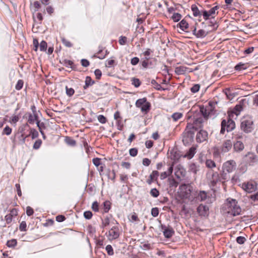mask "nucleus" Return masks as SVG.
Segmentation results:
<instances>
[{
  "label": "nucleus",
  "mask_w": 258,
  "mask_h": 258,
  "mask_svg": "<svg viewBox=\"0 0 258 258\" xmlns=\"http://www.w3.org/2000/svg\"><path fill=\"white\" fill-rule=\"evenodd\" d=\"M217 102L210 101L208 105L200 107V111L202 113L204 118L200 117L195 118L193 123H188L185 129V131L188 134V136L192 138L195 131L201 129L203 127L204 120H208V118L216 114L215 106L217 105Z\"/></svg>",
  "instance_id": "obj_1"
},
{
  "label": "nucleus",
  "mask_w": 258,
  "mask_h": 258,
  "mask_svg": "<svg viewBox=\"0 0 258 258\" xmlns=\"http://www.w3.org/2000/svg\"><path fill=\"white\" fill-rule=\"evenodd\" d=\"M225 212L231 216H236L240 214L241 209L240 206L237 204L235 200H227L226 203L224 207Z\"/></svg>",
  "instance_id": "obj_2"
},
{
  "label": "nucleus",
  "mask_w": 258,
  "mask_h": 258,
  "mask_svg": "<svg viewBox=\"0 0 258 258\" xmlns=\"http://www.w3.org/2000/svg\"><path fill=\"white\" fill-rule=\"evenodd\" d=\"M235 127V122L229 117L227 120L225 119L222 120L220 133L222 134H224L226 130L227 132H229L232 131Z\"/></svg>",
  "instance_id": "obj_3"
},
{
  "label": "nucleus",
  "mask_w": 258,
  "mask_h": 258,
  "mask_svg": "<svg viewBox=\"0 0 258 258\" xmlns=\"http://www.w3.org/2000/svg\"><path fill=\"white\" fill-rule=\"evenodd\" d=\"M253 121L250 117H244L242 119L240 127L245 133H248L253 130Z\"/></svg>",
  "instance_id": "obj_4"
},
{
  "label": "nucleus",
  "mask_w": 258,
  "mask_h": 258,
  "mask_svg": "<svg viewBox=\"0 0 258 258\" xmlns=\"http://www.w3.org/2000/svg\"><path fill=\"white\" fill-rule=\"evenodd\" d=\"M136 104L137 107L140 108L141 111L145 114L147 113L150 109V103L147 101L146 98L138 99Z\"/></svg>",
  "instance_id": "obj_5"
},
{
  "label": "nucleus",
  "mask_w": 258,
  "mask_h": 258,
  "mask_svg": "<svg viewBox=\"0 0 258 258\" xmlns=\"http://www.w3.org/2000/svg\"><path fill=\"white\" fill-rule=\"evenodd\" d=\"M257 183L252 180L244 182L242 184V189L248 193H252L257 189Z\"/></svg>",
  "instance_id": "obj_6"
},
{
  "label": "nucleus",
  "mask_w": 258,
  "mask_h": 258,
  "mask_svg": "<svg viewBox=\"0 0 258 258\" xmlns=\"http://www.w3.org/2000/svg\"><path fill=\"white\" fill-rule=\"evenodd\" d=\"M207 177L213 186H215L220 180L219 173L218 172H214L213 170H210L208 172Z\"/></svg>",
  "instance_id": "obj_7"
},
{
  "label": "nucleus",
  "mask_w": 258,
  "mask_h": 258,
  "mask_svg": "<svg viewBox=\"0 0 258 258\" xmlns=\"http://www.w3.org/2000/svg\"><path fill=\"white\" fill-rule=\"evenodd\" d=\"M236 166V162L234 160L227 161L223 165V172L226 171L228 173L232 172L235 169Z\"/></svg>",
  "instance_id": "obj_8"
},
{
  "label": "nucleus",
  "mask_w": 258,
  "mask_h": 258,
  "mask_svg": "<svg viewBox=\"0 0 258 258\" xmlns=\"http://www.w3.org/2000/svg\"><path fill=\"white\" fill-rule=\"evenodd\" d=\"M245 160L250 166H253L258 161L257 156L253 153L248 152L245 155Z\"/></svg>",
  "instance_id": "obj_9"
},
{
  "label": "nucleus",
  "mask_w": 258,
  "mask_h": 258,
  "mask_svg": "<svg viewBox=\"0 0 258 258\" xmlns=\"http://www.w3.org/2000/svg\"><path fill=\"white\" fill-rule=\"evenodd\" d=\"M119 236L118 228L115 226L113 227L108 231L107 237L109 240L112 241L117 239Z\"/></svg>",
  "instance_id": "obj_10"
},
{
  "label": "nucleus",
  "mask_w": 258,
  "mask_h": 258,
  "mask_svg": "<svg viewBox=\"0 0 258 258\" xmlns=\"http://www.w3.org/2000/svg\"><path fill=\"white\" fill-rule=\"evenodd\" d=\"M197 212L201 217H207L209 215V207L203 204L200 205L197 208Z\"/></svg>",
  "instance_id": "obj_11"
},
{
  "label": "nucleus",
  "mask_w": 258,
  "mask_h": 258,
  "mask_svg": "<svg viewBox=\"0 0 258 258\" xmlns=\"http://www.w3.org/2000/svg\"><path fill=\"white\" fill-rule=\"evenodd\" d=\"M208 134L207 131L201 130L197 134L196 140L198 142L202 143L207 140Z\"/></svg>",
  "instance_id": "obj_12"
},
{
  "label": "nucleus",
  "mask_w": 258,
  "mask_h": 258,
  "mask_svg": "<svg viewBox=\"0 0 258 258\" xmlns=\"http://www.w3.org/2000/svg\"><path fill=\"white\" fill-rule=\"evenodd\" d=\"M232 143L230 140L225 141L220 148L221 152L226 153L232 148Z\"/></svg>",
  "instance_id": "obj_13"
},
{
  "label": "nucleus",
  "mask_w": 258,
  "mask_h": 258,
  "mask_svg": "<svg viewBox=\"0 0 258 258\" xmlns=\"http://www.w3.org/2000/svg\"><path fill=\"white\" fill-rule=\"evenodd\" d=\"M161 229L163 230L164 236L167 238L171 237L174 233V230L171 227H167L166 226L162 225Z\"/></svg>",
  "instance_id": "obj_14"
},
{
  "label": "nucleus",
  "mask_w": 258,
  "mask_h": 258,
  "mask_svg": "<svg viewBox=\"0 0 258 258\" xmlns=\"http://www.w3.org/2000/svg\"><path fill=\"white\" fill-rule=\"evenodd\" d=\"M180 189L183 196L185 198H188L190 195L191 190L189 185L182 184L180 186Z\"/></svg>",
  "instance_id": "obj_15"
},
{
  "label": "nucleus",
  "mask_w": 258,
  "mask_h": 258,
  "mask_svg": "<svg viewBox=\"0 0 258 258\" xmlns=\"http://www.w3.org/2000/svg\"><path fill=\"white\" fill-rule=\"evenodd\" d=\"M225 95L226 97L229 96H235L238 95H242L241 92H243V90L241 89H237V91L235 92L233 91H231L229 88H226L223 90Z\"/></svg>",
  "instance_id": "obj_16"
},
{
  "label": "nucleus",
  "mask_w": 258,
  "mask_h": 258,
  "mask_svg": "<svg viewBox=\"0 0 258 258\" xmlns=\"http://www.w3.org/2000/svg\"><path fill=\"white\" fill-rule=\"evenodd\" d=\"M242 107L241 104L236 105L233 110L231 112V113L229 114V116L230 117H233V114H235L236 116H237L239 113L242 110Z\"/></svg>",
  "instance_id": "obj_17"
},
{
  "label": "nucleus",
  "mask_w": 258,
  "mask_h": 258,
  "mask_svg": "<svg viewBox=\"0 0 258 258\" xmlns=\"http://www.w3.org/2000/svg\"><path fill=\"white\" fill-rule=\"evenodd\" d=\"M193 34L196 36L198 38H202L205 37L207 34L208 32H207L206 31H205L203 29H200L199 31L197 32L196 28H195L192 31Z\"/></svg>",
  "instance_id": "obj_18"
},
{
  "label": "nucleus",
  "mask_w": 258,
  "mask_h": 258,
  "mask_svg": "<svg viewBox=\"0 0 258 258\" xmlns=\"http://www.w3.org/2000/svg\"><path fill=\"white\" fill-rule=\"evenodd\" d=\"M234 149L237 152L241 151L244 148V144L241 141H237L234 144Z\"/></svg>",
  "instance_id": "obj_19"
},
{
  "label": "nucleus",
  "mask_w": 258,
  "mask_h": 258,
  "mask_svg": "<svg viewBox=\"0 0 258 258\" xmlns=\"http://www.w3.org/2000/svg\"><path fill=\"white\" fill-rule=\"evenodd\" d=\"M38 121V116L37 114H29L28 118V122L30 124H34L35 121L36 122Z\"/></svg>",
  "instance_id": "obj_20"
},
{
  "label": "nucleus",
  "mask_w": 258,
  "mask_h": 258,
  "mask_svg": "<svg viewBox=\"0 0 258 258\" xmlns=\"http://www.w3.org/2000/svg\"><path fill=\"white\" fill-rule=\"evenodd\" d=\"M173 172V166H171L168 169V171L162 172L160 174V178L163 180L165 179L168 176L172 174Z\"/></svg>",
  "instance_id": "obj_21"
},
{
  "label": "nucleus",
  "mask_w": 258,
  "mask_h": 258,
  "mask_svg": "<svg viewBox=\"0 0 258 258\" xmlns=\"http://www.w3.org/2000/svg\"><path fill=\"white\" fill-rule=\"evenodd\" d=\"M187 69V68L184 66H179L175 68V72L178 75H183L186 72Z\"/></svg>",
  "instance_id": "obj_22"
},
{
  "label": "nucleus",
  "mask_w": 258,
  "mask_h": 258,
  "mask_svg": "<svg viewBox=\"0 0 258 258\" xmlns=\"http://www.w3.org/2000/svg\"><path fill=\"white\" fill-rule=\"evenodd\" d=\"M29 136H31L32 139H34L38 137V132L34 128H31L30 134L28 136H26L24 139H23V142H25V139L28 137Z\"/></svg>",
  "instance_id": "obj_23"
},
{
  "label": "nucleus",
  "mask_w": 258,
  "mask_h": 258,
  "mask_svg": "<svg viewBox=\"0 0 258 258\" xmlns=\"http://www.w3.org/2000/svg\"><path fill=\"white\" fill-rule=\"evenodd\" d=\"M205 164L206 167L210 169H212L213 168L216 167L215 162L211 159L206 160Z\"/></svg>",
  "instance_id": "obj_24"
},
{
  "label": "nucleus",
  "mask_w": 258,
  "mask_h": 258,
  "mask_svg": "<svg viewBox=\"0 0 258 258\" xmlns=\"http://www.w3.org/2000/svg\"><path fill=\"white\" fill-rule=\"evenodd\" d=\"M196 149L195 147L190 148L185 156L188 158H191L196 153Z\"/></svg>",
  "instance_id": "obj_25"
},
{
  "label": "nucleus",
  "mask_w": 258,
  "mask_h": 258,
  "mask_svg": "<svg viewBox=\"0 0 258 258\" xmlns=\"http://www.w3.org/2000/svg\"><path fill=\"white\" fill-rule=\"evenodd\" d=\"M191 10L193 12V15L195 17L200 16L201 15V12L199 10L198 7L195 5H192Z\"/></svg>",
  "instance_id": "obj_26"
},
{
  "label": "nucleus",
  "mask_w": 258,
  "mask_h": 258,
  "mask_svg": "<svg viewBox=\"0 0 258 258\" xmlns=\"http://www.w3.org/2000/svg\"><path fill=\"white\" fill-rule=\"evenodd\" d=\"M17 241L16 239L9 240L7 242V245L9 247L14 248L17 245Z\"/></svg>",
  "instance_id": "obj_27"
},
{
  "label": "nucleus",
  "mask_w": 258,
  "mask_h": 258,
  "mask_svg": "<svg viewBox=\"0 0 258 258\" xmlns=\"http://www.w3.org/2000/svg\"><path fill=\"white\" fill-rule=\"evenodd\" d=\"M94 83V81H93L90 77L87 76L85 80V86L84 87L85 89L89 86L92 85Z\"/></svg>",
  "instance_id": "obj_28"
},
{
  "label": "nucleus",
  "mask_w": 258,
  "mask_h": 258,
  "mask_svg": "<svg viewBox=\"0 0 258 258\" xmlns=\"http://www.w3.org/2000/svg\"><path fill=\"white\" fill-rule=\"evenodd\" d=\"M65 142L68 145L71 146H75L76 144V141L72 138L69 137H67L66 138Z\"/></svg>",
  "instance_id": "obj_29"
},
{
  "label": "nucleus",
  "mask_w": 258,
  "mask_h": 258,
  "mask_svg": "<svg viewBox=\"0 0 258 258\" xmlns=\"http://www.w3.org/2000/svg\"><path fill=\"white\" fill-rule=\"evenodd\" d=\"M179 25L180 28L183 30L185 31L188 28V23L185 20H182L179 23Z\"/></svg>",
  "instance_id": "obj_30"
},
{
  "label": "nucleus",
  "mask_w": 258,
  "mask_h": 258,
  "mask_svg": "<svg viewBox=\"0 0 258 258\" xmlns=\"http://www.w3.org/2000/svg\"><path fill=\"white\" fill-rule=\"evenodd\" d=\"M182 116V113L180 112L174 113L172 115L171 117L174 121H177Z\"/></svg>",
  "instance_id": "obj_31"
},
{
  "label": "nucleus",
  "mask_w": 258,
  "mask_h": 258,
  "mask_svg": "<svg viewBox=\"0 0 258 258\" xmlns=\"http://www.w3.org/2000/svg\"><path fill=\"white\" fill-rule=\"evenodd\" d=\"M37 126L38 127V129L41 134V135H43V130L45 128V124L43 122H40L39 120L37 121L36 122Z\"/></svg>",
  "instance_id": "obj_32"
},
{
  "label": "nucleus",
  "mask_w": 258,
  "mask_h": 258,
  "mask_svg": "<svg viewBox=\"0 0 258 258\" xmlns=\"http://www.w3.org/2000/svg\"><path fill=\"white\" fill-rule=\"evenodd\" d=\"M102 52H103L102 49L100 48L99 50L97 52V54L98 55H96V54H95L94 55V57H97V58H99V59H101L104 58L106 55V53H104Z\"/></svg>",
  "instance_id": "obj_33"
},
{
  "label": "nucleus",
  "mask_w": 258,
  "mask_h": 258,
  "mask_svg": "<svg viewBox=\"0 0 258 258\" xmlns=\"http://www.w3.org/2000/svg\"><path fill=\"white\" fill-rule=\"evenodd\" d=\"M110 223L109 218L107 217L102 219V227L104 228L109 225Z\"/></svg>",
  "instance_id": "obj_34"
},
{
  "label": "nucleus",
  "mask_w": 258,
  "mask_h": 258,
  "mask_svg": "<svg viewBox=\"0 0 258 258\" xmlns=\"http://www.w3.org/2000/svg\"><path fill=\"white\" fill-rule=\"evenodd\" d=\"M106 250L107 252V254L109 255H113L114 254V251H113V249L112 247V246L111 245H107L106 246Z\"/></svg>",
  "instance_id": "obj_35"
},
{
  "label": "nucleus",
  "mask_w": 258,
  "mask_h": 258,
  "mask_svg": "<svg viewBox=\"0 0 258 258\" xmlns=\"http://www.w3.org/2000/svg\"><path fill=\"white\" fill-rule=\"evenodd\" d=\"M159 172L156 170H154L152 171L149 177L150 178H152L154 180H157Z\"/></svg>",
  "instance_id": "obj_36"
},
{
  "label": "nucleus",
  "mask_w": 258,
  "mask_h": 258,
  "mask_svg": "<svg viewBox=\"0 0 258 258\" xmlns=\"http://www.w3.org/2000/svg\"><path fill=\"white\" fill-rule=\"evenodd\" d=\"M181 15L178 13H174L172 16V19L174 22H178L180 20Z\"/></svg>",
  "instance_id": "obj_37"
},
{
  "label": "nucleus",
  "mask_w": 258,
  "mask_h": 258,
  "mask_svg": "<svg viewBox=\"0 0 258 258\" xmlns=\"http://www.w3.org/2000/svg\"><path fill=\"white\" fill-rule=\"evenodd\" d=\"M150 194L153 197L157 198L159 195V192L156 188H154L151 189Z\"/></svg>",
  "instance_id": "obj_38"
},
{
  "label": "nucleus",
  "mask_w": 258,
  "mask_h": 258,
  "mask_svg": "<svg viewBox=\"0 0 258 258\" xmlns=\"http://www.w3.org/2000/svg\"><path fill=\"white\" fill-rule=\"evenodd\" d=\"M47 43L45 41H42L39 45L40 50L42 51L46 50Z\"/></svg>",
  "instance_id": "obj_39"
},
{
  "label": "nucleus",
  "mask_w": 258,
  "mask_h": 258,
  "mask_svg": "<svg viewBox=\"0 0 258 258\" xmlns=\"http://www.w3.org/2000/svg\"><path fill=\"white\" fill-rule=\"evenodd\" d=\"M198 197L201 201H205L207 197V193L204 191H200Z\"/></svg>",
  "instance_id": "obj_40"
},
{
  "label": "nucleus",
  "mask_w": 258,
  "mask_h": 258,
  "mask_svg": "<svg viewBox=\"0 0 258 258\" xmlns=\"http://www.w3.org/2000/svg\"><path fill=\"white\" fill-rule=\"evenodd\" d=\"M41 144H42V141L41 140L38 139V140H36L33 145V149H36V150L40 148V147L41 146Z\"/></svg>",
  "instance_id": "obj_41"
},
{
  "label": "nucleus",
  "mask_w": 258,
  "mask_h": 258,
  "mask_svg": "<svg viewBox=\"0 0 258 258\" xmlns=\"http://www.w3.org/2000/svg\"><path fill=\"white\" fill-rule=\"evenodd\" d=\"M27 227V224L25 221H22L19 226V229L21 231H26L27 230L26 229Z\"/></svg>",
  "instance_id": "obj_42"
},
{
  "label": "nucleus",
  "mask_w": 258,
  "mask_h": 258,
  "mask_svg": "<svg viewBox=\"0 0 258 258\" xmlns=\"http://www.w3.org/2000/svg\"><path fill=\"white\" fill-rule=\"evenodd\" d=\"M61 41H62V43L66 47H71L72 46V44L71 43V42L70 41H69V40H67L66 39H65L64 38H62Z\"/></svg>",
  "instance_id": "obj_43"
},
{
  "label": "nucleus",
  "mask_w": 258,
  "mask_h": 258,
  "mask_svg": "<svg viewBox=\"0 0 258 258\" xmlns=\"http://www.w3.org/2000/svg\"><path fill=\"white\" fill-rule=\"evenodd\" d=\"M66 93L68 96H72L75 92L74 90L72 88H69L68 87H66Z\"/></svg>",
  "instance_id": "obj_44"
},
{
  "label": "nucleus",
  "mask_w": 258,
  "mask_h": 258,
  "mask_svg": "<svg viewBox=\"0 0 258 258\" xmlns=\"http://www.w3.org/2000/svg\"><path fill=\"white\" fill-rule=\"evenodd\" d=\"M138 152L137 148H132L130 150L129 153L131 156L135 157L137 155Z\"/></svg>",
  "instance_id": "obj_45"
},
{
  "label": "nucleus",
  "mask_w": 258,
  "mask_h": 258,
  "mask_svg": "<svg viewBox=\"0 0 258 258\" xmlns=\"http://www.w3.org/2000/svg\"><path fill=\"white\" fill-rule=\"evenodd\" d=\"M159 214V210L158 208H153L151 210V215L152 216L156 217Z\"/></svg>",
  "instance_id": "obj_46"
},
{
  "label": "nucleus",
  "mask_w": 258,
  "mask_h": 258,
  "mask_svg": "<svg viewBox=\"0 0 258 258\" xmlns=\"http://www.w3.org/2000/svg\"><path fill=\"white\" fill-rule=\"evenodd\" d=\"M219 7L218 6H216L213 8H212L211 9H210L208 12H209V14L210 15V16H212L213 15H214L216 13V11L219 9Z\"/></svg>",
  "instance_id": "obj_47"
},
{
  "label": "nucleus",
  "mask_w": 258,
  "mask_h": 258,
  "mask_svg": "<svg viewBox=\"0 0 258 258\" xmlns=\"http://www.w3.org/2000/svg\"><path fill=\"white\" fill-rule=\"evenodd\" d=\"M12 133V129L9 126H6L3 130V134L10 135Z\"/></svg>",
  "instance_id": "obj_48"
},
{
  "label": "nucleus",
  "mask_w": 258,
  "mask_h": 258,
  "mask_svg": "<svg viewBox=\"0 0 258 258\" xmlns=\"http://www.w3.org/2000/svg\"><path fill=\"white\" fill-rule=\"evenodd\" d=\"M91 208L94 211L98 212L99 211V205L97 202H93Z\"/></svg>",
  "instance_id": "obj_49"
},
{
  "label": "nucleus",
  "mask_w": 258,
  "mask_h": 258,
  "mask_svg": "<svg viewBox=\"0 0 258 258\" xmlns=\"http://www.w3.org/2000/svg\"><path fill=\"white\" fill-rule=\"evenodd\" d=\"M84 216L87 219H90L92 217V213L90 211H85L84 213Z\"/></svg>",
  "instance_id": "obj_50"
},
{
  "label": "nucleus",
  "mask_w": 258,
  "mask_h": 258,
  "mask_svg": "<svg viewBox=\"0 0 258 258\" xmlns=\"http://www.w3.org/2000/svg\"><path fill=\"white\" fill-rule=\"evenodd\" d=\"M246 241V239L244 237L239 236L236 238V241L238 243L242 244H243Z\"/></svg>",
  "instance_id": "obj_51"
},
{
  "label": "nucleus",
  "mask_w": 258,
  "mask_h": 258,
  "mask_svg": "<svg viewBox=\"0 0 258 258\" xmlns=\"http://www.w3.org/2000/svg\"><path fill=\"white\" fill-rule=\"evenodd\" d=\"M127 41V38L125 36H120L118 40L119 43L120 45H124Z\"/></svg>",
  "instance_id": "obj_52"
},
{
  "label": "nucleus",
  "mask_w": 258,
  "mask_h": 258,
  "mask_svg": "<svg viewBox=\"0 0 258 258\" xmlns=\"http://www.w3.org/2000/svg\"><path fill=\"white\" fill-rule=\"evenodd\" d=\"M26 214L28 216H30L31 215H32L34 213V211H33V209L29 207V206H28L27 208H26Z\"/></svg>",
  "instance_id": "obj_53"
},
{
  "label": "nucleus",
  "mask_w": 258,
  "mask_h": 258,
  "mask_svg": "<svg viewBox=\"0 0 258 258\" xmlns=\"http://www.w3.org/2000/svg\"><path fill=\"white\" fill-rule=\"evenodd\" d=\"M246 67H245L244 64H241V63L236 65L235 67V70H237V71H241L242 70H245V69H246Z\"/></svg>",
  "instance_id": "obj_54"
},
{
  "label": "nucleus",
  "mask_w": 258,
  "mask_h": 258,
  "mask_svg": "<svg viewBox=\"0 0 258 258\" xmlns=\"http://www.w3.org/2000/svg\"><path fill=\"white\" fill-rule=\"evenodd\" d=\"M23 81L22 80H19L18 81L15 88L17 90H20L23 87Z\"/></svg>",
  "instance_id": "obj_55"
},
{
  "label": "nucleus",
  "mask_w": 258,
  "mask_h": 258,
  "mask_svg": "<svg viewBox=\"0 0 258 258\" xmlns=\"http://www.w3.org/2000/svg\"><path fill=\"white\" fill-rule=\"evenodd\" d=\"M13 218V217L12 215H11L10 214H7L5 216V220H6L7 223L10 224V223H11V222L12 221Z\"/></svg>",
  "instance_id": "obj_56"
},
{
  "label": "nucleus",
  "mask_w": 258,
  "mask_h": 258,
  "mask_svg": "<svg viewBox=\"0 0 258 258\" xmlns=\"http://www.w3.org/2000/svg\"><path fill=\"white\" fill-rule=\"evenodd\" d=\"M132 84L136 87H139L140 85V81L138 79L133 78Z\"/></svg>",
  "instance_id": "obj_57"
},
{
  "label": "nucleus",
  "mask_w": 258,
  "mask_h": 258,
  "mask_svg": "<svg viewBox=\"0 0 258 258\" xmlns=\"http://www.w3.org/2000/svg\"><path fill=\"white\" fill-rule=\"evenodd\" d=\"M200 86L199 84L195 85L192 87L191 88L190 90L193 93L197 92L200 89Z\"/></svg>",
  "instance_id": "obj_58"
},
{
  "label": "nucleus",
  "mask_w": 258,
  "mask_h": 258,
  "mask_svg": "<svg viewBox=\"0 0 258 258\" xmlns=\"http://www.w3.org/2000/svg\"><path fill=\"white\" fill-rule=\"evenodd\" d=\"M98 120L101 123H105L106 122V119L103 115H99L98 116Z\"/></svg>",
  "instance_id": "obj_59"
},
{
  "label": "nucleus",
  "mask_w": 258,
  "mask_h": 258,
  "mask_svg": "<svg viewBox=\"0 0 258 258\" xmlns=\"http://www.w3.org/2000/svg\"><path fill=\"white\" fill-rule=\"evenodd\" d=\"M93 163L96 166L98 167L101 164V160L98 158H94Z\"/></svg>",
  "instance_id": "obj_60"
},
{
  "label": "nucleus",
  "mask_w": 258,
  "mask_h": 258,
  "mask_svg": "<svg viewBox=\"0 0 258 258\" xmlns=\"http://www.w3.org/2000/svg\"><path fill=\"white\" fill-rule=\"evenodd\" d=\"M94 74H95L96 79H100V78H101V77L102 76L101 71L99 69H97L95 71Z\"/></svg>",
  "instance_id": "obj_61"
},
{
  "label": "nucleus",
  "mask_w": 258,
  "mask_h": 258,
  "mask_svg": "<svg viewBox=\"0 0 258 258\" xmlns=\"http://www.w3.org/2000/svg\"><path fill=\"white\" fill-rule=\"evenodd\" d=\"M104 212H107L110 209V204L109 202L108 201H106L104 203Z\"/></svg>",
  "instance_id": "obj_62"
},
{
  "label": "nucleus",
  "mask_w": 258,
  "mask_h": 258,
  "mask_svg": "<svg viewBox=\"0 0 258 258\" xmlns=\"http://www.w3.org/2000/svg\"><path fill=\"white\" fill-rule=\"evenodd\" d=\"M190 170L195 174L197 173V172L198 171V169L195 164H192L190 166Z\"/></svg>",
  "instance_id": "obj_63"
},
{
  "label": "nucleus",
  "mask_w": 258,
  "mask_h": 258,
  "mask_svg": "<svg viewBox=\"0 0 258 258\" xmlns=\"http://www.w3.org/2000/svg\"><path fill=\"white\" fill-rule=\"evenodd\" d=\"M249 198L253 201H258V191L255 194L251 195Z\"/></svg>",
  "instance_id": "obj_64"
}]
</instances>
